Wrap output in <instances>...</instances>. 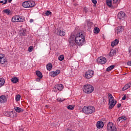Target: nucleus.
Returning <instances> with one entry per match:
<instances>
[{
	"instance_id": "1",
	"label": "nucleus",
	"mask_w": 131,
	"mask_h": 131,
	"mask_svg": "<svg viewBox=\"0 0 131 131\" xmlns=\"http://www.w3.org/2000/svg\"><path fill=\"white\" fill-rule=\"evenodd\" d=\"M75 40L77 46H83L85 43V38L82 33H78L74 35Z\"/></svg>"
},
{
	"instance_id": "2",
	"label": "nucleus",
	"mask_w": 131,
	"mask_h": 131,
	"mask_svg": "<svg viewBox=\"0 0 131 131\" xmlns=\"http://www.w3.org/2000/svg\"><path fill=\"white\" fill-rule=\"evenodd\" d=\"M82 112L86 115H91L96 112V108L92 105L85 106L82 108Z\"/></svg>"
},
{
	"instance_id": "3",
	"label": "nucleus",
	"mask_w": 131,
	"mask_h": 131,
	"mask_svg": "<svg viewBox=\"0 0 131 131\" xmlns=\"http://www.w3.org/2000/svg\"><path fill=\"white\" fill-rule=\"evenodd\" d=\"M94 90H95L94 86L91 84H86L83 87V91L85 94H92Z\"/></svg>"
},
{
	"instance_id": "4",
	"label": "nucleus",
	"mask_w": 131,
	"mask_h": 131,
	"mask_svg": "<svg viewBox=\"0 0 131 131\" xmlns=\"http://www.w3.org/2000/svg\"><path fill=\"white\" fill-rule=\"evenodd\" d=\"M35 6V2L34 1H25L23 3V7L24 8H32Z\"/></svg>"
},
{
	"instance_id": "5",
	"label": "nucleus",
	"mask_w": 131,
	"mask_h": 131,
	"mask_svg": "<svg viewBox=\"0 0 131 131\" xmlns=\"http://www.w3.org/2000/svg\"><path fill=\"white\" fill-rule=\"evenodd\" d=\"M69 46L71 48H75L76 47V42H75V38H74V35H71L69 39Z\"/></svg>"
},
{
	"instance_id": "6",
	"label": "nucleus",
	"mask_w": 131,
	"mask_h": 131,
	"mask_svg": "<svg viewBox=\"0 0 131 131\" xmlns=\"http://www.w3.org/2000/svg\"><path fill=\"white\" fill-rule=\"evenodd\" d=\"M25 19H24V17L23 16L16 15L14 16L12 18V21L13 23L15 22H24Z\"/></svg>"
},
{
	"instance_id": "7",
	"label": "nucleus",
	"mask_w": 131,
	"mask_h": 131,
	"mask_svg": "<svg viewBox=\"0 0 131 131\" xmlns=\"http://www.w3.org/2000/svg\"><path fill=\"white\" fill-rule=\"evenodd\" d=\"M94 73H95L94 71L88 70L85 72L84 77L85 78H86V79H90V78H92V77L94 76Z\"/></svg>"
},
{
	"instance_id": "8",
	"label": "nucleus",
	"mask_w": 131,
	"mask_h": 131,
	"mask_svg": "<svg viewBox=\"0 0 131 131\" xmlns=\"http://www.w3.org/2000/svg\"><path fill=\"white\" fill-rule=\"evenodd\" d=\"M107 127L108 131H117V128H116V126L112 122H109L107 124Z\"/></svg>"
},
{
	"instance_id": "9",
	"label": "nucleus",
	"mask_w": 131,
	"mask_h": 131,
	"mask_svg": "<svg viewBox=\"0 0 131 131\" xmlns=\"http://www.w3.org/2000/svg\"><path fill=\"white\" fill-rule=\"evenodd\" d=\"M56 34L58 35H60V36H64L66 33L64 31V30L63 29H57L56 30Z\"/></svg>"
},
{
	"instance_id": "10",
	"label": "nucleus",
	"mask_w": 131,
	"mask_h": 131,
	"mask_svg": "<svg viewBox=\"0 0 131 131\" xmlns=\"http://www.w3.org/2000/svg\"><path fill=\"white\" fill-rule=\"evenodd\" d=\"M7 60L5 57V55L3 54H0V64H5V63H7Z\"/></svg>"
},
{
	"instance_id": "11",
	"label": "nucleus",
	"mask_w": 131,
	"mask_h": 131,
	"mask_svg": "<svg viewBox=\"0 0 131 131\" xmlns=\"http://www.w3.org/2000/svg\"><path fill=\"white\" fill-rule=\"evenodd\" d=\"M98 62L102 65L107 62V59L104 57L101 56L98 59Z\"/></svg>"
},
{
	"instance_id": "12",
	"label": "nucleus",
	"mask_w": 131,
	"mask_h": 131,
	"mask_svg": "<svg viewBox=\"0 0 131 131\" xmlns=\"http://www.w3.org/2000/svg\"><path fill=\"white\" fill-rule=\"evenodd\" d=\"M124 17H125V13L123 11H120L118 14V18L119 20H124Z\"/></svg>"
},
{
	"instance_id": "13",
	"label": "nucleus",
	"mask_w": 131,
	"mask_h": 131,
	"mask_svg": "<svg viewBox=\"0 0 131 131\" xmlns=\"http://www.w3.org/2000/svg\"><path fill=\"white\" fill-rule=\"evenodd\" d=\"M116 101H114V100H109V109H112V108H113V107H114L115 105H116Z\"/></svg>"
},
{
	"instance_id": "14",
	"label": "nucleus",
	"mask_w": 131,
	"mask_h": 131,
	"mask_svg": "<svg viewBox=\"0 0 131 131\" xmlns=\"http://www.w3.org/2000/svg\"><path fill=\"white\" fill-rule=\"evenodd\" d=\"M7 99L6 96L2 95L1 96H0V103H1V104H5V103L7 102Z\"/></svg>"
},
{
	"instance_id": "15",
	"label": "nucleus",
	"mask_w": 131,
	"mask_h": 131,
	"mask_svg": "<svg viewBox=\"0 0 131 131\" xmlns=\"http://www.w3.org/2000/svg\"><path fill=\"white\" fill-rule=\"evenodd\" d=\"M60 72H61V71H60L59 70H57L56 72H51L50 73V76H52V77H55V76H56V75H58V74H59Z\"/></svg>"
},
{
	"instance_id": "16",
	"label": "nucleus",
	"mask_w": 131,
	"mask_h": 131,
	"mask_svg": "<svg viewBox=\"0 0 131 131\" xmlns=\"http://www.w3.org/2000/svg\"><path fill=\"white\" fill-rule=\"evenodd\" d=\"M55 89H56L58 91H62L64 89V86L62 84H58L55 86Z\"/></svg>"
},
{
	"instance_id": "17",
	"label": "nucleus",
	"mask_w": 131,
	"mask_h": 131,
	"mask_svg": "<svg viewBox=\"0 0 131 131\" xmlns=\"http://www.w3.org/2000/svg\"><path fill=\"white\" fill-rule=\"evenodd\" d=\"M96 126L97 128H102L103 126H104V123H103V121H99L97 122V123L96 124Z\"/></svg>"
},
{
	"instance_id": "18",
	"label": "nucleus",
	"mask_w": 131,
	"mask_h": 131,
	"mask_svg": "<svg viewBox=\"0 0 131 131\" xmlns=\"http://www.w3.org/2000/svg\"><path fill=\"white\" fill-rule=\"evenodd\" d=\"M131 88V82L126 84L123 88H122V91H126V90Z\"/></svg>"
},
{
	"instance_id": "19",
	"label": "nucleus",
	"mask_w": 131,
	"mask_h": 131,
	"mask_svg": "<svg viewBox=\"0 0 131 131\" xmlns=\"http://www.w3.org/2000/svg\"><path fill=\"white\" fill-rule=\"evenodd\" d=\"M124 30V27L122 26H119L117 28V33H120Z\"/></svg>"
},
{
	"instance_id": "20",
	"label": "nucleus",
	"mask_w": 131,
	"mask_h": 131,
	"mask_svg": "<svg viewBox=\"0 0 131 131\" xmlns=\"http://www.w3.org/2000/svg\"><path fill=\"white\" fill-rule=\"evenodd\" d=\"M17 116V114L15 112L13 111L10 112L9 113V117H11V118H14Z\"/></svg>"
},
{
	"instance_id": "21",
	"label": "nucleus",
	"mask_w": 131,
	"mask_h": 131,
	"mask_svg": "<svg viewBox=\"0 0 131 131\" xmlns=\"http://www.w3.org/2000/svg\"><path fill=\"white\" fill-rule=\"evenodd\" d=\"M127 118H126V117L125 116H121L118 118V121H119L120 122H122V121H125Z\"/></svg>"
},
{
	"instance_id": "22",
	"label": "nucleus",
	"mask_w": 131,
	"mask_h": 131,
	"mask_svg": "<svg viewBox=\"0 0 131 131\" xmlns=\"http://www.w3.org/2000/svg\"><path fill=\"white\" fill-rule=\"evenodd\" d=\"M116 53V49H114L111 50L109 53V56L110 57H112L114 56V55H115Z\"/></svg>"
},
{
	"instance_id": "23",
	"label": "nucleus",
	"mask_w": 131,
	"mask_h": 131,
	"mask_svg": "<svg viewBox=\"0 0 131 131\" xmlns=\"http://www.w3.org/2000/svg\"><path fill=\"white\" fill-rule=\"evenodd\" d=\"M20 35L21 36H25L26 35V30L25 29H22L20 31Z\"/></svg>"
},
{
	"instance_id": "24",
	"label": "nucleus",
	"mask_w": 131,
	"mask_h": 131,
	"mask_svg": "<svg viewBox=\"0 0 131 131\" xmlns=\"http://www.w3.org/2000/svg\"><path fill=\"white\" fill-rule=\"evenodd\" d=\"M118 42H119L118 39H115L114 41L112 42V47H114L115 46H116V45H118Z\"/></svg>"
},
{
	"instance_id": "25",
	"label": "nucleus",
	"mask_w": 131,
	"mask_h": 131,
	"mask_svg": "<svg viewBox=\"0 0 131 131\" xmlns=\"http://www.w3.org/2000/svg\"><path fill=\"white\" fill-rule=\"evenodd\" d=\"M106 4L108 7L111 8L112 7V0H106Z\"/></svg>"
},
{
	"instance_id": "26",
	"label": "nucleus",
	"mask_w": 131,
	"mask_h": 131,
	"mask_svg": "<svg viewBox=\"0 0 131 131\" xmlns=\"http://www.w3.org/2000/svg\"><path fill=\"white\" fill-rule=\"evenodd\" d=\"M36 75H37L38 77H39V78H42V74L41 73V72H40V71H36Z\"/></svg>"
},
{
	"instance_id": "27",
	"label": "nucleus",
	"mask_w": 131,
	"mask_h": 131,
	"mask_svg": "<svg viewBox=\"0 0 131 131\" xmlns=\"http://www.w3.org/2000/svg\"><path fill=\"white\" fill-rule=\"evenodd\" d=\"M11 81L13 83H17V82L19 81V79H18V78L17 77L12 78L11 79Z\"/></svg>"
},
{
	"instance_id": "28",
	"label": "nucleus",
	"mask_w": 131,
	"mask_h": 131,
	"mask_svg": "<svg viewBox=\"0 0 131 131\" xmlns=\"http://www.w3.org/2000/svg\"><path fill=\"white\" fill-rule=\"evenodd\" d=\"M14 109L16 112H18V113H20V112H23V110H22V108L19 107H15Z\"/></svg>"
},
{
	"instance_id": "29",
	"label": "nucleus",
	"mask_w": 131,
	"mask_h": 131,
	"mask_svg": "<svg viewBox=\"0 0 131 131\" xmlns=\"http://www.w3.org/2000/svg\"><path fill=\"white\" fill-rule=\"evenodd\" d=\"M52 67H53V65H52V63H49L47 65V69L49 71L52 70Z\"/></svg>"
},
{
	"instance_id": "30",
	"label": "nucleus",
	"mask_w": 131,
	"mask_h": 131,
	"mask_svg": "<svg viewBox=\"0 0 131 131\" xmlns=\"http://www.w3.org/2000/svg\"><path fill=\"white\" fill-rule=\"evenodd\" d=\"M115 67V66L114 65H112L110 67H108L107 69H106V71H107L108 72H109V71H111V70H112V69H113Z\"/></svg>"
},
{
	"instance_id": "31",
	"label": "nucleus",
	"mask_w": 131,
	"mask_h": 131,
	"mask_svg": "<svg viewBox=\"0 0 131 131\" xmlns=\"http://www.w3.org/2000/svg\"><path fill=\"white\" fill-rule=\"evenodd\" d=\"M3 12L5 14H7V15H10V14H11V10H10V9H4Z\"/></svg>"
},
{
	"instance_id": "32",
	"label": "nucleus",
	"mask_w": 131,
	"mask_h": 131,
	"mask_svg": "<svg viewBox=\"0 0 131 131\" xmlns=\"http://www.w3.org/2000/svg\"><path fill=\"white\" fill-rule=\"evenodd\" d=\"M5 84V79L3 78H0V88L3 86Z\"/></svg>"
},
{
	"instance_id": "33",
	"label": "nucleus",
	"mask_w": 131,
	"mask_h": 131,
	"mask_svg": "<svg viewBox=\"0 0 131 131\" xmlns=\"http://www.w3.org/2000/svg\"><path fill=\"white\" fill-rule=\"evenodd\" d=\"M94 33H96V34L99 33L100 32V29H99V28H98V27L95 28L94 30Z\"/></svg>"
},
{
	"instance_id": "34",
	"label": "nucleus",
	"mask_w": 131,
	"mask_h": 131,
	"mask_svg": "<svg viewBox=\"0 0 131 131\" xmlns=\"http://www.w3.org/2000/svg\"><path fill=\"white\" fill-rule=\"evenodd\" d=\"M108 99L109 100H112V101H114V98L113 97V96H112V95L111 94H108Z\"/></svg>"
},
{
	"instance_id": "35",
	"label": "nucleus",
	"mask_w": 131,
	"mask_h": 131,
	"mask_svg": "<svg viewBox=\"0 0 131 131\" xmlns=\"http://www.w3.org/2000/svg\"><path fill=\"white\" fill-rule=\"evenodd\" d=\"M58 60H59V61H63L64 60V55H61L59 56L58 57Z\"/></svg>"
},
{
	"instance_id": "36",
	"label": "nucleus",
	"mask_w": 131,
	"mask_h": 131,
	"mask_svg": "<svg viewBox=\"0 0 131 131\" xmlns=\"http://www.w3.org/2000/svg\"><path fill=\"white\" fill-rule=\"evenodd\" d=\"M67 108L69 110H73V109H74V106H73V105H69L67 106Z\"/></svg>"
},
{
	"instance_id": "37",
	"label": "nucleus",
	"mask_w": 131,
	"mask_h": 131,
	"mask_svg": "<svg viewBox=\"0 0 131 131\" xmlns=\"http://www.w3.org/2000/svg\"><path fill=\"white\" fill-rule=\"evenodd\" d=\"M20 98H21V96L19 95H16L15 97L16 101H20Z\"/></svg>"
},
{
	"instance_id": "38",
	"label": "nucleus",
	"mask_w": 131,
	"mask_h": 131,
	"mask_svg": "<svg viewBox=\"0 0 131 131\" xmlns=\"http://www.w3.org/2000/svg\"><path fill=\"white\" fill-rule=\"evenodd\" d=\"M8 3V0H4L0 1V4H3V5H6Z\"/></svg>"
},
{
	"instance_id": "39",
	"label": "nucleus",
	"mask_w": 131,
	"mask_h": 131,
	"mask_svg": "<svg viewBox=\"0 0 131 131\" xmlns=\"http://www.w3.org/2000/svg\"><path fill=\"white\" fill-rule=\"evenodd\" d=\"M52 14V12L50 11H48L45 13V15H46V16H50V15H51Z\"/></svg>"
},
{
	"instance_id": "40",
	"label": "nucleus",
	"mask_w": 131,
	"mask_h": 131,
	"mask_svg": "<svg viewBox=\"0 0 131 131\" xmlns=\"http://www.w3.org/2000/svg\"><path fill=\"white\" fill-rule=\"evenodd\" d=\"M58 102H63V101H65V99H62V98H58L57 99Z\"/></svg>"
},
{
	"instance_id": "41",
	"label": "nucleus",
	"mask_w": 131,
	"mask_h": 131,
	"mask_svg": "<svg viewBox=\"0 0 131 131\" xmlns=\"http://www.w3.org/2000/svg\"><path fill=\"white\" fill-rule=\"evenodd\" d=\"M32 50H33V47L30 46L29 47L28 51L29 53H31V52H32Z\"/></svg>"
},
{
	"instance_id": "42",
	"label": "nucleus",
	"mask_w": 131,
	"mask_h": 131,
	"mask_svg": "<svg viewBox=\"0 0 131 131\" xmlns=\"http://www.w3.org/2000/svg\"><path fill=\"white\" fill-rule=\"evenodd\" d=\"M83 12L84 13H88V8L84 7L83 8Z\"/></svg>"
},
{
	"instance_id": "43",
	"label": "nucleus",
	"mask_w": 131,
	"mask_h": 131,
	"mask_svg": "<svg viewBox=\"0 0 131 131\" xmlns=\"http://www.w3.org/2000/svg\"><path fill=\"white\" fill-rule=\"evenodd\" d=\"M9 112H5V116H7V117H9Z\"/></svg>"
},
{
	"instance_id": "44",
	"label": "nucleus",
	"mask_w": 131,
	"mask_h": 131,
	"mask_svg": "<svg viewBox=\"0 0 131 131\" xmlns=\"http://www.w3.org/2000/svg\"><path fill=\"white\" fill-rule=\"evenodd\" d=\"M92 2L94 4V5L97 4V0H92Z\"/></svg>"
},
{
	"instance_id": "45",
	"label": "nucleus",
	"mask_w": 131,
	"mask_h": 131,
	"mask_svg": "<svg viewBox=\"0 0 131 131\" xmlns=\"http://www.w3.org/2000/svg\"><path fill=\"white\" fill-rule=\"evenodd\" d=\"M127 65H128V66H131V60L127 62Z\"/></svg>"
},
{
	"instance_id": "46",
	"label": "nucleus",
	"mask_w": 131,
	"mask_h": 131,
	"mask_svg": "<svg viewBox=\"0 0 131 131\" xmlns=\"http://www.w3.org/2000/svg\"><path fill=\"white\" fill-rule=\"evenodd\" d=\"M126 99V96L125 95H124V96L122 97V100H125Z\"/></svg>"
},
{
	"instance_id": "47",
	"label": "nucleus",
	"mask_w": 131,
	"mask_h": 131,
	"mask_svg": "<svg viewBox=\"0 0 131 131\" xmlns=\"http://www.w3.org/2000/svg\"><path fill=\"white\" fill-rule=\"evenodd\" d=\"M113 2L114 4H117V3L118 2V0H113Z\"/></svg>"
},
{
	"instance_id": "48",
	"label": "nucleus",
	"mask_w": 131,
	"mask_h": 131,
	"mask_svg": "<svg viewBox=\"0 0 131 131\" xmlns=\"http://www.w3.org/2000/svg\"><path fill=\"white\" fill-rule=\"evenodd\" d=\"M121 106V104L119 103L117 104L118 108H120Z\"/></svg>"
},
{
	"instance_id": "49",
	"label": "nucleus",
	"mask_w": 131,
	"mask_h": 131,
	"mask_svg": "<svg viewBox=\"0 0 131 131\" xmlns=\"http://www.w3.org/2000/svg\"><path fill=\"white\" fill-rule=\"evenodd\" d=\"M128 52H129V53L130 54H131V47H129Z\"/></svg>"
},
{
	"instance_id": "50",
	"label": "nucleus",
	"mask_w": 131,
	"mask_h": 131,
	"mask_svg": "<svg viewBox=\"0 0 131 131\" xmlns=\"http://www.w3.org/2000/svg\"><path fill=\"white\" fill-rule=\"evenodd\" d=\"M30 23H32V22H33V19H31L30 20Z\"/></svg>"
},
{
	"instance_id": "51",
	"label": "nucleus",
	"mask_w": 131,
	"mask_h": 131,
	"mask_svg": "<svg viewBox=\"0 0 131 131\" xmlns=\"http://www.w3.org/2000/svg\"><path fill=\"white\" fill-rule=\"evenodd\" d=\"M66 131H73V130H72L70 129H67L66 130Z\"/></svg>"
},
{
	"instance_id": "52",
	"label": "nucleus",
	"mask_w": 131,
	"mask_h": 131,
	"mask_svg": "<svg viewBox=\"0 0 131 131\" xmlns=\"http://www.w3.org/2000/svg\"><path fill=\"white\" fill-rule=\"evenodd\" d=\"M9 3H11L12 2V0H8Z\"/></svg>"
},
{
	"instance_id": "53",
	"label": "nucleus",
	"mask_w": 131,
	"mask_h": 131,
	"mask_svg": "<svg viewBox=\"0 0 131 131\" xmlns=\"http://www.w3.org/2000/svg\"><path fill=\"white\" fill-rule=\"evenodd\" d=\"M19 131H23V129H20Z\"/></svg>"
},
{
	"instance_id": "54",
	"label": "nucleus",
	"mask_w": 131,
	"mask_h": 131,
	"mask_svg": "<svg viewBox=\"0 0 131 131\" xmlns=\"http://www.w3.org/2000/svg\"><path fill=\"white\" fill-rule=\"evenodd\" d=\"M46 107L48 108V105H46Z\"/></svg>"
},
{
	"instance_id": "55",
	"label": "nucleus",
	"mask_w": 131,
	"mask_h": 131,
	"mask_svg": "<svg viewBox=\"0 0 131 131\" xmlns=\"http://www.w3.org/2000/svg\"><path fill=\"white\" fill-rule=\"evenodd\" d=\"M102 100L104 101V99H103Z\"/></svg>"
}]
</instances>
